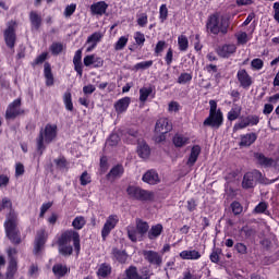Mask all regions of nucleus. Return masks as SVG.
Here are the masks:
<instances>
[{
    "mask_svg": "<svg viewBox=\"0 0 279 279\" xmlns=\"http://www.w3.org/2000/svg\"><path fill=\"white\" fill-rule=\"evenodd\" d=\"M267 208H269V205H267L266 202H260L255 206L254 213H256V215H263L267 211Z\"/></svg>",
    "mask_w": 279,
    "mask_h": 279,
    "instance_id": "obj_55",
    "label": "nucleus"
},
{
    "mask_svg": "<svg viewBox=\"0 0 279 279\" xmlns=\"http://www.w3.org/2000/svg\"><path fill=\"white\" fill-rule=\"evenodd\" d=\"M253 158L255 163L263 169H271V167L276 165V160H274V158L267 157L263 153H254Z\"/></svg>",
    "mask_w": 279,
    "mask_h": 279,
    "instance_id": "obj_18",
    "label": "nucleus"
},
{
    "mask_svg": "<svg viewBox=\"0 0 279 279\" xmlns=\"http://www.w3.org/2000/svg\"><path fill=\"white\" fill-rule=\"evenodd\" d=\"M179 50L186 51L189 49V38L184 35L178 37Z\"/></svg>",
    "mask_w": 279,
    "mask_h": 279,
    "instance_id": "obj_46",
    "label": "nucleus"
},
{
    "mask_svg": "<svg viewBox=\"0 0 279 279\" xmlns=\"http://www.w3.org/2000/svg\"><path fill=\"white\" fill-rule=\"evenodd\" d=\"M54 163L57 166V169H60V171H64V169L66 171H69V162H66V159L64 157H59L57 159H54Z\"/></svg>",
    "mask_w": 279,
    "mask_h": 279,
    "instance_id": "obj_49",
    "label": "nucleus"
},
{
    "mask_svg": "<svg viewBox=\"0 0 279 279\" xmlns=\"http://www.w3.org/2000/svg\"><path fill=\"white\" fill-rule=\"evenodd\" d=\"M258 140V135L254 132L252 133H246L240 136V147H252Z\"/></svg>",
    "mask_w": 279,
    "mask_h": 279,
    "instance_id": "obj_23",
    "label": "nucleus"
},
{
    "mask_svg": "<svg viewBox=\"0 0 279 279\" xmlns=\"http://www.w3.org/2000/svg\"><path fill=\"white\" fill-rule=\"evenodd\" d=\"M162 230H163V227L160 223L153 226L150 228V230L148 231L149 241H154V240L158 239V236H160V234H162Z\"/></svg>",
    "mask_w": 279,
    "mask_h": 279,
    "instance_id": "obj_35",
    "label": "nucleus"
},
{
    "mask_svg": "<svg viewBox=\"0 0 279 279\" xmlns=\"http://www.w3.org/2000/svg\"><path fill=\"white\" fill-rule=\"evenodd\" d=\"M221 248L219 247H214L211 254L209 255V259L215 263L216 265L219 264L220 257L221 256Z\"/></svg>",
    "mask_w": 279,
    "mask_h": 279,
    "instance_id": "obj_50",
    "label": "nucleus"
},
{
    "mask_svg": "<svg viewBox=\"0 0 279 279\" xmlns=\"http://www.w3.org/2000/svg\"><path fill=\"white\" fill-rule=\"evenodd\" d=\"M124 274V279H151V274L147 268H144V270H142V274H138V267L134 265L129 266L125 269Z\"/></svg>",
    "mask_w": 279,
    "mask_h": 279,
    "instance_id": "obj_11",
    "label": "nucleus"
},
{
    "mask_svg": "<svg viewBox=\"0 0 279 279\" xmlns=\"http://www.w3.org/2000/svg\"><path fill=\"white\" fill-rule=\"evenodd\" d=\"M124 173L125 168H123V165L118 163L111 168L107 174V180H117L118 178H122Z\"/></svg>",
    "mask_w": 279,
    "mask_h": 279,
    "instance_id": "obj_26",
    "label": "nucleus"
},
{
    "mask_svg": "<svg viewBox=\"0 0 279 279\" xmlns=\"http://www.w3.org/2000/svg\"><path fill=\"white\" fill-rule=\"evenodd\" d=\"M234 250L238 252V254H241L242 256H245L247 254V245L243 242H238L234 244Z\"/></svg>",
    "mask_w": 279,
    "mask_h": 279,
    "instance_id": "obj_54",
    "label": "nucleus"
},
{
    "mask_svg": "<svg viewBox=\"0 0 279 279\" xmlns=\"http://www.w3.org/2000/svg\"><path fill=\"white\" fill-rule=\"evenodd\" d=\"M219 58H232L236 53V46L234 44H225L217 48Z\"/></svg>",
    "mask_w": 279,
    "mask_h": 279,
    "instance_id": "obj_20",
    "label": "nucleus"
},
{
    "mask_svg": "<svg viewBox=\"0 0 279 279\" xmlns=\"http://www.w3.org/2000/svg\"><path fill=\"white\" fill-rule=\"evenodd\" d=\"M154 93V87H142L140 88V101L142 104H145L147 99L149 98V95Z\"/></svg>",
    "mask_w": 279,
    "mask_h": 279,
    "instance_id": "obj_41",
    "label": "nucleus"
},
{
    "mask_svg": "<svg viewBox=\"0 0 279 279\" xmlns=\"http://www.w3.org/2000/svg\"><path fill=\"white\" fill-rule=\"evenodd\" d=\"M166 47H167V41L159 40L155 47V56H160V53L165 51Z\"/></svg>",
    "mask_w": 279,
    "mask_h": 279,
    "instance_id": "obj_57",
    "label": "nucleus"
},
{
    "mask_svg": "<svg viewBox=\"0 0 279 279\" xmlns=\"http://www.w3.org/2000/svg\"><path fill=\"white\" fill-rule=\"evenodd\" d=\"M230 17L213 13L207 17L206 32L209 36H227L228 32H230Z\"/></svg>",
    "mask_w": 279,
    "mask_h": 279,
    "instance_id": "obj_2",
    "label": "nucleus"
},
{
    "mask_svg": "<svg viewBox=\"0 0 279 279\" xmlns=\"http://www.w3.org/2000/svg\"><path fill=\"white\" fill-rule=\"evenodd\" d=\"M112 255L114 256L116 260H118V263H120L121 265H125V263H128V253H125V251L113 248Z\"/></svg>",
    "mask_w": 279,
    "mask_h": 279,
    "instance_id": "obj_37",
    "label": "nucleus"
},
{
    "mask_svg": "<svg viewBox=\"0 0 279 279\" xmlns=\"http://www.w3.org/2000/svg\"><path fill=\"white\" fill-rule=\"evenodd\" d=\"M52 274H54L56 278H64L69 274V268L62 264H56L52 267Z\"/></svg>",
    "mask_w": 279,
    "mask_h": 279,
    "instance_id": "obj_36",
    "label": "nucleus"
},
{
    "mask_svg": "<svg viewBox=\"0 0 279 279\" xmlns=\"http://www.w3.org/2000/svg\"><path fill=\"white\" fill-rule=\"evenodd\" d=\"M193 80V74L191 73H181L178 77V84H189Z\"/></svg>",
    "mask_w": 279,
    "mask_h": 279,
    "instance_id": "obj_52",
    "label": "nucleus"
},
{
    "mask_svg": "<svg viewBox=\"0 0 279 279\" xmlns=\"http://www.w3.org/2000/svg\"><path fill=\"white\" fill-rule=\"evenodd\" d=\"M209 114L204 120V128H211V130H219L223 125V111L217 109V100H209Z\"/></svg>",
    "mask_w": 279,
    "mask_h": 279,
    "instance_id": "obj_3",
    "label": "nucleus"
},
{
    "mask_svg": "<svg viewBox=\"0 0 279 279\" xmlns=\"http://www.w3.org/2000/svg\"><path fill=\"white\" fill-rule=\"evenodd\" d=\"M251 66L255 71H260V69H263V66H265V62H263L262 59L256 58V59L252 60Z\"/></svg>",
    "mask_w": 279,
    "mask_h": 279,
    "instance_id": "obj_59",
    "label": "nucleus"
},
{
    "mask_svg": "<svg viewBox=\"0 0 279 279\" xmlns=\"http://www.w3.org/2000/svg\"><path fill=\"white\" fill-rule=\"evenodd\" d=\"M137 155L140 156V158L147 160V158L151 156V148L147 143L143 142L137 146Z\"/></svg>",
    "mask_w": 279,
    "mask_h": 279,
    "instance_id": "obj_30",
    "label": "nucleus"
},
{
    "mask_svg": "<svg viewBox=\"0 0 279 279\" xmlns=\"http://www.w3.org/2000/svg\"><path fill=\"white\" fill-rule=\"evenodd\" d=\"M235 38H236V45L239 46L247 45V43H250V37H247V33L245 32L235 34Z\"/></svg>",
    "mask_w": 279,
    "mask_h": 279,
    "instance_id": "obj_44",
    "label": "nucleus"
},
{
    "mask_svg": "<svg viewBox=\"0 0 279 279\" xmlns=\"http://www.w3.org/2000/svg\"><path fill=\"white\" fill-rule=\"evenodd\" d=\"M126 232H128V238L130 239V241H132V243H136V241H138V231L136 228L128 227Z\"/></svg>",
    "mask_w": 279,
    "mask_h": 279,
    "instance_id": "obj_45",
    "label": "nucleus"
},
{
    "mask_svg": "<svg viewBox=\"0 0 279 279\" xmlns=\"http://www.w3.org/2000/svg\"><path fill=\"white\" fill-rule=\"evenodd\" d=\"M173 130V124L167 118H160L155 125V132L161 134L159 141H165V134H169Z\"/></svg>",
    "mask_w": 279,
    "mask_h": 279,
    "instance_id": "obj_12",
    "label": "nucleus"
},
{
    "mask_svg": "<svg viewBox=\"0 0 279 279\" xmlns=\"http://www.w3.org/2000/svg\"><path fill=\"white\" fill-rule=\"evenodd\" d=\"M20 114H23V109H21V98H17L8 106L5 119H16Z\"/></svg>",
    "mask_w": 279,
    "mask_h": 279,
    "instance_id": "obj_19",
    "label": "nucleus"
},
{
    "mask_svg": "<svg viewBox=\"0 0 279 279\" xmlns=\"http://www.w3.org/2000/svg\"><path fill=\"white\" fill-rule=\"evenodd\" d=\"M147 23H149L147 13H142L138 17H137V25L140 27H147Z\"/></svg>",
    "mask_w": 279,
    "mask_h": 279,
    "instance_id": "obj_58",
    "label": "nucleus"
},
{
    "mask_svg": "<svg viewBox=\"0 0 279 279\" xmlns=\"http://www.w3.org/2000/svg\"><path fill=\"white\" fill-rule=\"evenodd\" d=\"M190 141L189 137H184L182 134H175L172 138L174 147H184V145H189Z\"/></svg>",
    "mask_w": 279,
    "mask_h": 279,
    "instance_id": "obj_38",
    "label": "nucleus"
},
{
    "mask_svg": "<svg viewBox=\"0 0 279 279\" xmlns=\"http://www.w3.org/2000/svg\"><path fill=\"white\" fill-rule=\"evenodd\" d=\"M5 208L10 210L4 222L5 234L11 243L19 245L21 243V231H19V228H16L19 225V214H16V211L12 208V201L8 197L2 198V203L0 204V213Z\"/></svg>",
    "mask_w": 279,
    "mask_h": 279,
    "instance_id": "obj_1",
    "label": "nucleus"
},
{
    "mask_svg": "<svg viewBox=\"0 0 279 279\" xmlns=\"http://www.w3.org/2000/svg\"><path fill=\"white\" fill-rule=\"evenodd\" d=\"M180 258H182V260H199V258H202V253H199L196 250H192V251H182L180 253Z\"/></svg>",
    "mask_w": 279,
    "mask_h": 279,
    "instance_id": "obj_28",
    "label": "nucleus"
},
{
    "mask_svg": "<svg viewBox=\"0 0 279 279\" xmlns=\"http://www.w3.org/2000/svg\"><path fill=\"white\" fill-rule=\"evenodd\" d=\"M236 80L240 88H243L244 90H250V87L254 84V78H252V75H250L245 69L238 70Z\"/></svg>",
    "mask_w": 279,
    "mask_h": 279,
    "instance_id": "obj_13",
    "label": "nucleus"
},
{
    "mask_svg": "<svg viewBox=\"0 0 279 279\" xmlns=\"http://www.w3.org/2000/svg\"><path fill=\"white\" fill-rule=\"evenodd\" d=\"M119 141H121V137H119V134L112 133L109 136L108 143H109L110 147H117V145H119Z\"/></svg>",
    "mask_w": 279,
    "mask_h": 279,
    "instance_id": "obj_60",
    "label": "nucleus"
},
{
    "mask_svg": "<svg viewBox=\"0 0 279 279\" xmlns=\"http://www.w3.org/2000/svg\"><path fill=\"white\" fill-rule=\"evenodd\" d=\"M118 223H119V216L110 215L107 218V220L101 229L102 241H106V239H108V236H110V232H112L114 230V228H117Z\"/></svg>",
    "mask_w": 279,
    "mask_h": 279,
    "instance_id": "obj_16",
    "label": "nucleus"
},
{
    "mask_svg": "<svg viewBox=\"0 0 279 279\" xmlns=\"http://www.w3.org/2000/svg\"><path fill=\"white\" fill-rule=\"evenodd\" d=\"M101 38H104V35L100 32H95L93 33L88 38H87V45H89L86 49L87 52L93 51L95 47H97L98 43H101Z\"/></svg>",
    "mask_w": 279,
    "mask_h": 279,
    "instance_id": "obj_27",
    "label": "nucleus"
},
{
    "mask_svg": "<svg viewBox=\"0 0 279 279\" xmlns=\"http://www.w3.org/2000/svg\"><path fill=\"white\" fill-rule=\"evenodd\" d=\"M260 123V117L256 114H248L240 122L233 125V132H239V130H245V128H254Z\"/></svg>",
    "mask_w": 279,
    "mask_h": 279,
    "instance_id": "obj_10",
    "label": "nucleus"
},
{
    "mask_svg": "<svg viewBox=\"0 0 279 279\" xmlns=\"http://www.w3.org/2000/svg\"><path fill=\"white\" fill-rule=\"evenodd\" d=\"M154 66V61L153 60H148V61H142L138 62L134 65L135 71H145L146 69H149Z\"/></svg>",
    "mask_w": 279,
    "mask_h": 279,
    "instance_id": "obj_48",
    "label": "nucleus"
},
{
    "mask_svg": "<svg viewBox=\"0 0 279 279\" xmlns=\"http://www.w3.org/2000/svg\"><path fill=\"white\" fill-rule=\"evenodd\" d=\"M95 60V54H87L83 59L84 66H93V62Z\"/></svg>",
    "mask_w": 279,
    "mask_h": 279,
    "instance_id": "obj_64",
    "label": "nucleus"
},
{
    "mask_svg": "<svg viewBox=\"0 0 279 279\" xmlns=\"http://www.w3.org/2000/svg\"><path fill=\"white\" fill-rule=\"evenodd\" d=\"M199 154H202V146L199 145L192 146L190 156L186 161V166L194 167L195 162H197V158H199Z\"/></svg>",
    "mask_w": 279,
    "mask_h": 279,
    "instance_id": "obj_25",
    "label": "nucleus"
},
{
    "mask_svg": "<svg viewBox=\"0 0 279 279\" xmlns=\"http://www.w3.org/2000/svg\"><path fill=\"white\" fill-rule=\"evenodd\" d=\"M98 278H108L112 274V266L108 263H102L97 270Z\"/></svg>",
    "mask_w": 279,
    "mask_h": 279,
    "instance_id": "obj_31",
    "label": "nucleus"
},
{
    "mask_svg": "<svg viewBox=\"0 0 279 279\" xmlns=\"http://www.w3.org/2000/svg\"><path fill=\"white\" fill-rule=\"evenodd\" d=\"M64 49V45L60 43H53L50 47V51L53 56H58L62 53V50Z\"/></svg>",
    "mask_w": 279,
    "mask_h": 279,
    "instance_id": "obj_56",
    "label": "nucleus"
},
{
    "mask_svg": "<svg viewBox=\"0 0 279 279\" xmlns=\"http://www.w3.org/2000/svg\"><path fill=\"white\" fill-rule=\"evenodd\" d=\"M169 19V9L167 8V4H161L159 8V21L160 23H165Z\"/></svg>",
    "mask_w": 279,
    "mask_h": 279,
    "instance_id": "obj_47",
    "label": "nucleus"
},
{
    "mask_svg": "<svg viewBox=\"0 0 279 279\" xmlns=\"http://www.w3.org/2000/svg\"><path fill=\"white\" fill-rule=\"evenodd\" d=\"M72 226L74 230H82V228L86 226V218H84V216L75 217L74 220L72 221Z\"/></svg>",
    "mask_w": 279,
    "mask_h": 279,
    "instance_id": "obj_42",
    "label": "nucleus"
},
{
    "mask_svg": "<svg viewBox=\"0 0 279 279\" xmlns=\"http://www.w3.org/2000/svg\"><path fill=\"white\" fill-rule=\"evenodd\" d=\"M4 43L9 49H14V45H16V22H8L7 29H4Z\"/></svg>",
    "mask_w": 279,
    "mask_h": 279,
    "instance_id": "obj_8",
    "label": "nucleus"
},
{
    "mask_svg": "<svg viewBox=\"0 0 279 279\" xmlns=\"http://www.w3.org/2000/svg\"><path fill=\"white\" fill-rule=\"evenodd\" d=\"M118 223H119V216L110 215L107 218V220L101 229L102 241H106V239H108V236H110V232H112L114 230V228H117Z\"/></svg>",
    "mask_w": 279,
    "mask_h": 279,
    "instance_id": "obj_15",
    "label": "nucleus"
},
{
    "mask_svg": "<svg viewBox=\"0 0 279 279\" xmlns=\"http://www.w3.org/2000/svg\"><path fill=\"white\" fill-rule=\"evenodd\" d=\"M134 40L136 45H138L140 47H143V45H145V34L141 32H136L134 35Z\"/></svg>",
    "mask_w": 279,
    "mask_h": 279,
    "instance_id": "obj_61",
    "label": "nucleus"
},
{
    "mask_svg": "<svg viewBox=\"0 0 279 279\" xmlns=\"http://www.w3.org/2000/svg\"><path fill=\"white\" fill-rule=\"evenodd\" d=\"M56 136H58V126L53 124H47L45 129L40 131L39 136L37 137V150L39 151L40 156L46 149V145L53 142Z\"/></svg>",
    "mask_w": 279,
    "mask_h": 279,
    "instance_id": "obj_4",
    "label": "nucleus"
},
{
    "mask_svg": "<svg viewBox=\"0 0 279 279\" xmlns=\"http://www.w3.org/2000/svg\"><path fill=\"white\" fill-rule=\"evenodd\" d=\"M243 108L236 104L233 105L231 110L227 113L228 121H236L241 117Z\"/></svg>",
    "mask_w": 279,
    "mask_h": 279,
    "instance_id": "obj_32",
    "label": "nucleus"
},
{
    "mask_svg": "<svg viewBox=\"0 0 279 279\" xmlns=\"http://www.w3.org/2000/svg\"><path fill=\"white\" fill-rule=\"evenodd\" d=\"M142 255L144 256V260H146L150 267H154V269L162 267V254H160L158 251L144 250Z\"/></svg>",
    "mask_w": 279,
    "mask_h": 279,
    "instance_id": "obj_7",
    "label": "nucleus"
},
{
    "mask_svg": "<svg viewBox=\"0 0 279 279\" xmlns=\"http://www.w3.org/2000/svg\"><path fill=\"white\" fill-rule=\"evenodd\" d=\"M45 243H47V231L45 229H40L37 231V235L35 238V244L33 253L35 256H40L43 250H45Z\"/></svg>",
    "mask_w": 279,
    "mask_h": 279,
    "instance_id": "obj_17",
    "label": "nucleus"
},
{
    "mask_svg": "<svg viewBox=\"0 0 279 279\" xmlns=\"http://www.w3.org/2000/svg\"><path fill=\"white\" fill-rule=\"evenodd\" d=\"M131 99L130 97H123L116 101L114 104V110L117 114H123V112H128V109L130 108Z\"/></svg>",
    "mask_w": 279,
    "mask_h": 279,
    "instance_id": "obj_24",
    "label": "nucleus"
},
{
    "mask_svg": "<svg viewBox=\"0 0 279 279\" xmlns=\"http://www.w3.org/2000/svg\"><path fill=\"white\" fill-rule=\"evenodd\" d=\"M16 270H17L16 258H12L9 262V267H8V271H7V279L14 278V274H16Z\"/></svg>",
    "mask_w": 279,
    "mask_h": 279,
    "instance_id": "obj_40",
    "label": "nucleus"
},
{
    "mask_svg": "<svg viewBox=\"0 0 279 279\" xmlns=\"http://www.w3.org/2000/svg\"><path fill=\"white\" fill-rule=\"evenodd\" d=\"M142 181L150 186H156V184H160V175L158 174V171L150 169L143 174Z\"/></svg>",
    "mask_w": 279,
    "mask_h": 279,
    "instance_id": "obj_21",
    "label": "nucleus"
},
{
    "mask_svg": "<svg viewBox=\"0 0 279 279\" xmlns=\"http://www.w3.org/2000/svg\"><path fill=\"white\" fill-rule=\"evenodd\" d=\"M80 182L82 186H86L87 184H90V177L88 175V172H83Z\"/></svg>",
    "mask_w": 279,
    "mask_h": 279,
    "instance_id": "obj_63",
    "label": "nucleus"
},
{
    "mask_svg": "<svg viewBox=\"0 0 279 279\" xmlns=\"http://www.w3.org/2000/svg\"><path fill=\"white\" fill-rule=\"evenodd\" d=\"M240 234H243L245 239H252L256 234V230L250 226H243L240 229Z\"/></svg>",
    "mask_w": 279,
    "mask_h": 279,
    "instance_id": "obj_43",
    "label": "nucleus"
},
{
    "mask_svg": "<svg viewBox=\"0 0 279 279\" xmlns=\"http://www.w3.org/2000/svg\"><path fill=\"white\" fill-rule=\"evenodd\" d=\"M29 21H31L32 29H35L36 32H38V29H40V25H43V17L40 16V14H38V12L36 11H31Z\"/></svg>",
    "mask_w": 279,
    "mask_h": 279,
    "instance_id": "obj_29",
    "label": "nucleus"
},
{
    "mask_svg": "<svg viewBox=\"0 0 279 279\" xmlns=\"http://www.w3.org/2000/svg\"><path fill=\"white\" fill-rule=\"evenodd\" d=\"M165 62L167 64V66H170V64H173V48H169L167 50V53L165 56Z\"/></svg>",
    "mask_w": 279,
    "mask_h": 279,
    "instance_id": "obj_62",
    "label": "nucleus"
},
{
    "mask_svg": "<svg viewBox=\"0 0 279 279\" xmlns=\"http://www.w3.org/2000/svg\"><path fill=\"white\" fill-rule=\"evenodd\" d=\"M71 241L73 243V247L76 256H80L82 244L80 240V233L77 231H71Z\"/></svg>",
    "mask_w": 279,
    "mask_h": 279,
    "instance_id": "obj_33",
    "label": "nucleus"
},
{
    "mask_svg": "<svg viewBox=\"0 0 279 279\" xmlns=\"http://www.w3.org/2000/svg\"><path fill=\"white\" fill-rule=\"evenodd\" d=\"M126 194L131 199L142 203H151L156 199V193L136 185H129Z\"/></svg>",
    "mask_w": 279,
    "mask_h": 279,
    "instance_id": "obj_5",
    "label": "nucleus"
},
{
    "mask_svg": "<svg viewBox=\"0 0 279 279\" xmlns=\"http://www.w3.org/2000/svg\"><path fill=\"white\" fill-rule=\"evenodd\" d=\"M44 77L46 80V86H53V73L51 72V64H44Z\"/></svg>",
    "mask_w": 279,
    "mask_h": 279,
    "instance_id": "obj_34",
    "label": "nucleus"
},
{
    "mask_svg": "<svg viewBox=\"0 0 279 279\" xmlns=\"http://www.w3.org/2000/svg\"><path fill=\"white\" fill-rule=\"evenodd\" d=\"M136 230L138 234L144 236V234H147L149 232V223L147 221H143L142 219L136 221Z\"/></svg>",
    "mask_w": 279,
    "mask_h": 279,
    "instance_id": "obj_39",
    "label": "nucleus"
},
{
    "mask_svg": "<svg viewBox=\"0 0 279 279\" xmlns=\"http://www.w3.org/2000/svg\"><path fill=\"white\" fill-rule=\"evenodd\" d=\"M256 182H263V172L257 169L244 174L242 180V187L246 190L254 189V186H256Z\"/></svg>",
    "mask_w": 279,
    "mask_h": 279,
    "instance_id": "obj_6",
    "label": "nucleus"
},
{
    "mask_svg": "<svg viewBox=\"0 0 279 279\" xmlns=\"http://www.w3.org/2000/svg\"><path fill=\"white\" fill-rule=\"evenodd\" d=\"M231 210L233 215H241L243 213V205L239 201H234L231 203Z\"/></svg>",
    "mask_w": 279,
    "mask_h": 279,
    "instance_id": "obj_53",
    "label": "nucleus"
},
{
    "mask_svg": "<svg viewBox=\"0 0 279 279\" xmlns=\"http://www.w3.org/2000/svg\"><path fill=\"white\" fill-rule=\"evenodd\" d=\"M57 243L59 245V253L62 256H71V231L61 233Z\"/></svg>",
    "mask_w": 279,
    "mask_h": 279,
    "instance_id": "obj_9",
    "label": "nucleus"
},
{
    "mask_svg": "<svg viewBox=\"0 0 279 279\" xmlns=\"http://www.w3.org/2000/svg\"><path fill=\"white\" fill-rule=\"evenodd\" d=\"M89 10L93 16H104V14L108 12V4L106 1H98L96 3H93Z\"/></svg>",
    "mask_w": 279,
    "mask_h": 279,
    "instance_id": "obj_22",
    "label": "nucleus"
},
{
    "mask_svg": "<svg viewBox=\"0 0 279 279\" xmlns=\"http://www.w3.org/2000/svg\"><path fill=\"white\" fill-rule=\"evenodd\" d=\"M118 223H119V216L110 215L107 218V220L101 229L102 241H106V239H108V236H110V232H112L114 230V228H117Z\"/></svg>",
    "mask_w": 279,
    "mask_h": 279,
    "instance_id": "obj_14",
    "label": "nucleus"
},
{
    "mask_svg": "<svg viewBox=\"0 0 279 279\" xmlns=\"http://www.w3.org/2000/svg\"><path fill=\"white\" fill-rule=\"evenodd\" d=\"M128 37L121 36L118 41L114 44L116 51H121L122 49H125V46L128 45Z\"/></svg>",
    "mask_w": 279,
    "mask_h": 279,
    "instance_id": "obj_51",
    "label": "nucleus"
}]
</instances>
